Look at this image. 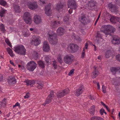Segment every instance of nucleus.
<instances>
[{
	"label": "nucleus",
	"mask_w": 120,
	"mask_h": 120,
	"mask_svg": "<svg viewBox=\"0 0 120 120\" xmlns=\"http://www.w3.org/2000/svg\"><path fill=\"white\" fill-rule=\"evenodd\" d=\"M45 0H40V1L43 4H44L45 3Z\"/></svg>",
	"instance_id": "64"
},
{
	"label": "nucleus",
	"mask_w": 120,
	"mask_h": 120,
	"mask_svg": "<svg viewBox=\"0 0 120 120\" xmlns=\"http://www.w3.org/2000/svg\"><path fill=\"white\" fill-rule=\"evenodd\" d=\"M90 98L91 100H94V98L92 97V96L91 95H89Z\"/></svg>",
	"instance_id": "62"
},
{
	"label": "nucleus",
	"mask_w": 120,
	"mask_h": 120,
	"mask_svg": "<svg viewBox=\"0 0 120 120\" xmlns=\"http://www.w3.org/2000/svg\"><path fill=\"white\" fill-rule=\"evenodd\" d=\"M27 6L30 9L32 10L37 9L38 7L37 3L36 2L32 3L30 2H28L27 3Z\"/></svg>",
	"instance_id": "12"
},
{
	"label": "nucleus",
	"mask_w": 120,
	"mask_h": 120,
	"mask_svg": "<svg viewBox=\"0 0 120 120\" xmlns=\"http://www.w3.org/2000/svg\"><path fill=\"white\" fill-rule=\"evenodd\" d=\"M35 83H37L38 85H43V83L41 81H39L37 80H36L35 81Z\"/></svg>",
	"instance_id": "46"
},
{
	"label": "nucleus",
	"mask_w": 120,
	"mask_h": 120,
	"mask_svg": "<svg viewBox=\"0 0 120 120\" xmlns=\"http://www.w3.org/2000/svg\"><path fill=\"white\" fill-rule=\"evenodd\" d=\"M27 18H31L30 14L28 12H25L23 15V19Z\"/></svg>",
	"instance_id": "33"
},
{
	"label": "nucleus",
	"mask_w": 120,
	"mask_h": 120,
	"mask_svg": "<svg viewBox=\"0 0 120 120\" xmlns=\"http://www.w3.org/2000/svg\"><path fill=\"white\" fill-rule=\"evenodd\" d=\"M88 43H86V44L85 45V48L86 49H87V47H88Z\"/></svg>",
	"instance_id": "61"
},
{
	"label": "nucleus",
	"mask_w": 120,
	"mask_h": 120,
	"mask_svg": "<svg viewBox=\"0 0 120 120\" xmlns=\"http://www.w3.org/2000/svg\"><path fill=\"white\" fill-rule=\"evenodd\" d=\"M13 9L15 12L18 13L21 12V10L19 6L15 4H13Z\"/></svg>",
	"instance_id": "23"
},
{
	"label": "nucleus",
	"mask_w": 120,
	"mask_h": 120,
	"mask_svg": "<svg viewBox=\"0 0 120 120\" xmlns=\"http://www.w3.org/2000/svg\"><path fill=\"white\" fill-rule=\"evenodd\" d=\"M34 22L36 24H38L41 22V19L39 15H35L34 17Z\"/></svg>",
	"instance_id": "21"
},
{
	"label": "nucleus",
	"mask_w": 120,
	"mask_h": 120,
	"mask_svg": "<svg viewBox=\"0 0 120 120\" xmlns=\"http://www.w3.org/2000/svg\"><path fill=\"white\" fill-rule=\"evenodd\" d=\"M41 42L38 36L34 35L32 37V40L31 41V43L32 45H38Z\"/></svg>",
	"instance_id": "9"
},
{
	"label": "nucleus",
	"mask_w": 120,
	"mask_h": 120,
	"mask_svg": "<svg viewBox=\"0 0 120 120\" xmlns=\"http://www.w3.org/2000/svg\"><path fill=\"white\" fill-rule=\"evenodd\" d=\"M6 100V98H4L3 99V100L1 102V104L3 105L4 104V105H6L5 103H6V101L5 100Z\"/></svg>",
	"instance_id": "57"
},
{
	"label": "nucleus",
	"mask_w": 120,
	"mask_h": 120,
	"mask_svg": "<svg viewBox=\"0 0 120 120\" xmlns=\"http://www.w3.org/2000/svg\"><path fill=\"white\" fill-rule=\"evenodd\" d=\"M38 64L40 67L44 68L45 66V64L44 62L42 61H40L38 62Z\"/></svg>",
	"instance_id": "32"
},
{
	"label": "nucleus",
	"mask_w": 120,
	"mask_h": 120,
	"mask_svg": "<svg viewBox=\"0 0 120 120\" xmlns=\"http://www.w3.org/2000/svg\"><path fill=\"white\" fill-rule=\"evenodd\" d=\"M64 30L62 27H59L56 30L57 34L60 36L63 35L64 34Z\"/></svg>",
	"instance_id": "22"
},
{
	"label": "nucleus",
	"mask_w": 120,
	"mask_h": 120,
	"mask_svg": "<svg viewBox=\"0 0 120 120\" xmlns=\"http://www.w3.org/2000/svg\"><path fill=\"white\" fill-rule=\"evenodd\" d=\"M51 7L50 5H48L45 7V13L48 16L50 15L52 13Z\"/></svg>",
	"instance_id": "17"
},
{
	"label": "nucleus",
	"mask_w": 120,
	"mask_h": 120,
	"mask_svg": "<svg viewBox=\"0 0 120 120\" xmlns=\"http://www.w3.org/2000/svg\"><path fill=\"white\" fill-rule=\"evenodd\" d=\"M30 35V33L29 32V31L26 30L23 33V35L25 37H28Z\"/></svg>",
	"instance_id": "42"
},
{
	"label": "nucleus",
	"mask_w": 120,
	"mask_h": 120,
	"mask_svg": "<svg viewBox=\"0 0 120 120\" xmlns=\"http://www.w3.org/2000/svg\"><path fill=\"white\" fill-rule=\"evenodd\" d=\"M0 30H1L4 32L5 31V27L4 25L2 23H1V25H0Z\"/></svg>",
	"instance_id": "40"
},
{
	"label": "nucleus",
	"mask_w": 120,
	"mask_h": 120,
	"mask_svg": "<svg viewBox=\"0 0 120 120\" xmlns=\"http://www.w3.org/2000/svg\"><path fill=\"white\" fill-rule=\"evenodd\" d=\"M64 6L60 3H58L57 4L56 9L57 10H60V9H62Z\"/></svg>",
	"instance_id": "34"
},
{
	"label": "nucleus",
	"mask_w": 120,
	"mask_h": 120,
	"mask_svg": "<svg viewBox=\"0 0 120 120\" xmlns=\"http://www.w3.org/2000/svg\"><path fill=\"white\" fill-rule=\"evenodd\" d=\"M116 59L120 62V55L119 54L116 56Z\"/></svg>",
	"instance_id": "49"
},
{
	"label": "nucleus",
	"mask_w": 120,
	"mask_h": 120,
	"mask_svg": "<svg viewBox=\"0 0 120 120\" xmlns=\"http://www.w3.org/2000/svg\"><path fill=\"white\" fill-rule=\"evenodd\" d=\"M111 42L113 44L119 45L120 44V38L116 35H114Z\"/></svg>",
	"instance_id": "11"
},
{
	"label": "nucleus",
	"mask_w": 120,
	"mask_h": 120,
	"mask_svg": "<svg viewBox=\"0 0 120 120\" xmlns=\"http://www.w3.org/2000/svg\"><path fill=\"white\" fill-rule=\"evenodd\" d=\"M88 7L91 8H94L96 7L97 5L96 1L94 0H90L87 3Z\"/></svg>",
	"instance_id": "13"
},
{
	"label": "nucleus",
	"mask_w": 120,
	"mask_h": 120,
	"mask_svg": "<svg viewBox=\"0 0 120 120\" xmlns=\"http://www.w3.org/2000/svg\"><path fill=\"white\" fill-rule=\"evenodd\" d=\"M48 39L52 44H55L57 42L58 39L57 34L53 31H51L48 34Z\"/></svg>",
	"instance_id": "2"
},
{
	"label": "nucleus",
	"mask_w": 120,
	"mask_h": 120,
	"mask_svg": "<svg viewBox=\"0 0 120 120\" xmlns=\"http://www.w3.org/2000/svg\"><path fill=\"white\" fill-rule=\"evenodd\" d=\"M100 14L99 15H98V17L96 20V21H95V23L94 24V25L95 26L96 25V24L97 23L98 20H99V19L100 18Z\"/></svg>",
	"instance_id": "55"
},
{
	"label": "nucleus",
	"mask_w": 120,
	"mask_h": 120,
	"mask_svg": "<svg viewBox=\"0 0 120 120\" xmlns=\"http://www.w3.org/2000/svg\"><path fill=\"white\" fill-rule=\"evenodd\" d=\"M24 20L25 22L27 24L30 25L32 23V20L31 18L24 19Z\"/></svg>",
	"instance_id": "29"
},
{
	"label": "nucleus",
	"mask_w": 120,
	"mask_h": 120,
	"mask_svg": "<svg viewBox=\"0 0 120 120\" xmlns=\"http://www.w3.org/2000/svg\"><path fill=\"white\" fill-rule=\"evenodd\" d=\"M68 48L69 49H71L72 51L75 52L78 49V47L76 45L71 44L69 45Z\"/></svg>",
	"instance_id": "15"
},
{
	"label": "nucleus",
	"mask_w": 120,
	"mask_h": 120,
	"mask_svg": "<svg viewBox=\"0 0 120 120\" xmlns=\"http://www.w3.org/2000/svg\"><path fill=\"white\" fill-rule=\"evenodd\" d=\"M30 93H28L26 94V95L24 96V98H29L30 97Z\"/></svg>",
	"instance_id": "50"
},
{
	"label": "nucleus",
	"mask_w": 120,
	"mask_h": 120,
	"mask_svg": "<svg viewBox=\"0 0 120 120\" xmlns=\"http://www.w3.org/2000/svg\"><path fill=\"white\" fill-rule=\"evenodd\" d=\"M33 56L35 58H37L38 57L39 54L36 51H34L32 54Z\"/></svg>",
	"instance_id": "36"
},
{
	"label": "nucleus",
	"mask_w": 120,
	"mask_h": 120,
	"mask_svg": "<svg viewBox=\"0 0 120 120\" xmlns=\"http://www.w3.org/2000/svg\"><path fill=\"white\" fill-rule=\"evenodd\" d=\"M50 47L48 42L45 41L43 42V51L46 52H48L50 50Z\"/></svg>",
	"instance_id": "16"
},
{
	"label": "nucleus",
	"mask_w": 120,
	"mask_h": 120,
	"mask_svg": "<svg viewBox=\"0 0 120 120\" xmlns=\"http://www.w3.org/2000/svg\"><path fill=\"white\" fill-rule=\"evenodd\" d=\"M37 86L38 88L42 89L43 86V85H38Z\"/></svg>",
	"instance_id": "56"
},
{
	"label": "nucleus",
	"mask_w": 120,
	"mask_h": 120,
	"mask_svg": "<svg viewBox=\"0 0 120 120\" xmlns=\"http://www.w3.org/2000/svg\"><path fill=\"white\" fill-rule=\"evenodd\" d=\"M108 7L110 9L112 12H116L118 11V7L115 4H113L111 3L108 4Z\"/></svg>",
	"instance_id": "10"
},
{
	"label": "nucleus",
	"mask_w": 120,
	"mask_h": 120,
	"mask_svg": "<svg viewBox=\"0 0 120 120\" xmlns=\"http://www.w3.org/2000/svg\"><path fill=\"white\" fill-rule=\"evenodd\" d=\"M95 106L94 105H93L91 106V108L90 110V113L91 114H93V115L94 114V112L95 111Z\"/></svg>",
	"instance_id": "38"
},
{
	"label": "nucleus",
	"mask_w": 120,
	"mask_h": 120,
	"mask_svg": "<svg viewBox=\"0 0 120 120\" xmlns=\"http://www.w3.org/2000/svg\"><path fill=\"white\" fill-rule=\"evenodd\" d=\"M97 85L98 86V89L99 90L100 89V85H99V82H98L97 83Z\"/></svg>",
	"instance_id": "63"
},
{
	"label": "nucleus",
	"mask_w": 120,
	"mask_h": 120,
	"mask_svg": "<svg viewBox=\"0 0 120 120\" xmlns=\"http://www.w3.org/2000/svg\"><path fill=\"white\" fill-rule=\"evenodd\" d=\"M70 90L69 89L67 88L61 91H60L58 93L57 96L58 98H61L66 94L69 93Z\"/></svg>",
	"instance_id": "8"
},
{
	"label": "nucleus",
	"mask_w": 120,
	"mask_h": 120,
	"mask_svg": "<svg viewBox=\"0 0 120 120\" xmlns=\"http://www.w3.org/2000/svg\"><path fill=\"white\" fill-rule=\"evenodd\" d=\"M116 2L117 3L119 4V6L120 5V0H116Z\"/></svg>",
	"instance_id": "60"
},
{
	"label": "nucleus",
	"mask_w": 120,
	"mask_h": 120,
	"mask_svg": "<svg viewBox=\"0 0 120 120\" xmlns=\"http://www.w3.org/2000/svg\"><path fill=\"white\" fill-rule=\"evenodd\" d=\"M52 65L54 68L56 69L57 68V65L56 61L54 60L53 61Z\"/></svg>",
	"instance_id": "44"
},
{
	"label": "nucleus",
	"mask_w": 120,
	"mask_h": 120,
	"mask_svg": "<svg viewBox=\"0 0 120 120\" xmlns=\"http://www.w3.org/2000/svg\"><path fill=\"white\" fill-rule=\"evenodd\" d=\"M84 90V86L81 85L77 90L76 92L75 95L77 96L80 95L83 92Z\"/></svg>",
	"instance_id": "14"
},
{
	"label": "nucleus",
	"mask_w": 120,
	"mask_h": 120,
	"mask_svg": "<svg viewBox=\"0 0 120 120\" xmlns=\"http://www.w3.org/2000/svg\"><path fill=\"white\" fill-rule=\"evenodd\" d=\"M24 82L26 83L27 86H29L34 83L35 82L34 80H26Z\"/></svg>",
	"instance_id": "26"
},
{
	"label": "nucleus",
	"mask_w": 120,
	"mask_h": 120,
	"mask_svg": "<svg viewBox=\"0 0 120 120\" xmlns=\"http://www.w3.org/2000/svg\"><path fill=\"white\" fill-rule=\"evenodd\" d=\"M5 41L6 44L8 45L10 47H12V46L11 43L9 41L8 39H6L5 40Z\"/></svg>",
	"instance_id": "41"
},
{
	"label": "nucleus",
	"mask_w": 120,
	"mask_h": 120,
	"mask_svg": "<svg viewBox=\"0 0 120 120\" xmlns=\"http://www.w3.org/2000/svg\"><path fill=\"white\" fill-rule=\"evenodd\" d=\"M105 107L106 109L107 110V111H109V112H110V109L109 108V107L106 105L105 106Z\"/></svg>",
	"instance_id": "59"
},
{
	"label": "nucleus",
	"mask_w": 120,
	"mask_h": 120,
	"mask_svg": "<svg viewBox=\"0 0 120 120\" xmlns=\"http://www.w3.org/2000/svg\"><path fill=\"white\" fill-rule=\"evenodd\" d=\"M105 110L103 109H101L100 111V112L101 115H102L103 114V113L104 112Z\"/></svg>",
	"instance_id": "54"
},
{
	"label": "nucleus",
	"mask_w": 120,
	"mask_h": 120,
	"mask_svg": "<svg viewBox=\"0 0 120 120\" xmlns=\"http://www.w3.org/2000/svg\"><path fill=\"white\" fill-rule=\"evenodd\" d=\"M94 70L91 74V77L93 79L95 78L99 74V72L97 70H96L95 67H94Z\"/></svg>",
	"instance_id": "20"
},
{
	"label": "nucleus",
	"mask_w": 120,
	"mask_h": 120,
	"mask_svg": "<svg viewBox=\"0 0 120 120\" xmlns=\"http://www.w3.org/2000/svg\"><path fill=\"white\" fill-rule=\"evenodd\" d=\"M117 17L115 16H112L111 17L110 19L111 22L115 24L117 21Z\"/></svg>",
	"instance_id": "24"
},
{
	"label": "nucleus",
	"mask_w": 120,
	"mask_h": 120,
	"mask_svg": "<svg viewBox=\"0 0 120 120\" xmlns=\"http://www.w3.org/2000/svg\"><path fill=\"white\" fill-rule=\"evenodd\" d=\"M68 20L69 19L67 16H65L64 17V22H66L68 21Z\"/></svg>",
	"instance_id": "52"
},
{
	"label": "nucleus",
	"mask_w": 120,
	"mask_h": 120,
	"mask_svg": "<svg viewBox=\"0 0 120 120\" xmlns=\"http://www.w3.org/2000/svg\"><path fill=\"white\" fill-rule=\"evenodd\" d=\"M115 30V28L110 25H104L102 26L101 29V31L106 35H110L111 33H113Z\"/></svg>",
	"instance_id": "1"
},
{
	"label": "nucleus",
	"mask_w": 120,
	"mask_h": 120,
	"mask_svg": "<svg viewBox=\"0 0 120 120\" xmlns=\"http://www.w3.org/2000/svg\"><path fill=\"white\" fill-rule=\"evenodd\" d=\"M85 50L84 49H83L82 52L81 57L82 58H83L84 57V56L85 55Z\"/></svg>",
	"instance_id": "53"
},
{
	"label": "nucleus",
	"mask_w": 120,
	"mask_h": 120,
	"mask_svg": "<svg viewBox=\"0 0 120 120\" xmlns=\"http://www.w3.org/2000/svg\"><path fill=\"white\" fill-rule=\"evenodd\" d=\"M3 77L2 75L1 74H0V82L3 79Z\"/></svg>",
	"instance_id": "58"
},
{
	"label": "nucleus",
	"mask_w": 120,
	"mask_h": 120,
	"mask_svg": "<svg viewBox=\"0 0 120 120\" xmlns=\"http://www.w3.org/2000/svg\"><path fill=\"white\" fill-rule=\"evenodd\" d=\"M112 52L111 51L109 50L107 51L105 54L106 57L107 58H109L110 56L112 55Z\"/></svg>",
	"instance_id": "25"
},
{
	"label": "nucleus",
	"mask_w": 120,
	"mask_h": 120,
	"mask_svg": "<svg viewBox=\"0 0 120 120\" xmlns=\"http://www.w3.org/2000/svg\"><path fill=\"white\" fill-rule=\"evenodd\" d=\"M73 56L71 55H66L64 58V62L68 64H70L73 60Z\"/></svg>",
	"instance_id": "7"
},
{
	"label": "nucleus",
	"mask_w": 120,
	"mask_h": 120,
	"mask_svg": "<svg viewBox=\"0 0 120 120\" xmlns=\"http://www.w3.org/2000/svg\"><path fill=\"white\" fill-rule=\"evenodd\" d=\"M14 51L19 55H25L26 52V49L22 45H17L14 47Z\"/></svg>",
	"instance_id": "3"
},
{
	"label": "nucleus",
	"mask_w": 120,
	"mask_h": 120,
	"mask_svg": "<svg viewBox=\"0 0 120 120\" xmlns=\"http://www.w3.org/2000/svg\"><path fill=\"white\" fill-rule=\"evenodd\" d=\"M68 8H70L68 11L71 14L72 12V10H75L77 8V5L74 0H69L68 2Z\"/></svg>",
	"instance_id": "5"
},
{
	"label": "nucleus",
	"mask_w": 120,
	"mask_h": 120,
	"mask_svg": "<svg viewBox=\"0 0 120 120\" xmlns=\"http://www.w3.org/2000/svg\"><path fill=\"white\" fill-rule=\"evenodd\" d=\"M26 66L28 70L30 71H32L37 67V64L35 62L31 61L27 63Z\"/></svg>",
	"instance_id": "6"
},
{
	"label": "nucleus",
	"mask_w": 120,
	"mask_h": 120,
	"mask_svg": "<svg viewBox=\"0 0 120 120\" xmlns=\"http://www.w3.org/2000/svg\"><path fill=\"white\" fill-rule=\"evenodd\" d=\"M45 60L46 62L47 63H49L51 61V60L49 56H45Z\"/></svg>",
	"instance_id": "37"
},
{
	"label": "nucleus",
	"mask_w": 120,
	"mask_h": 120,
	"mask_svg": "<svg viewBox=\"0 0 120 120\" xmlns=\"http://www.w3.org/2000/svg\"><path fill=\"white\" fill-rule=\"evenodd\" d=\"M54 92L53 91H51L50 92L49 94L48 97H49V98L52 99L53 97H54Z\"/></svg>",
	"instance_id": "43"
},
{
	"label": "nucleus",
	"mask_w": 120,
	"mask_h": 120,
	"mask_svg": "<svg viewBox=\"0 0 120 120\" xmlns=\"http://www.w3.org/2000/svg\"><path fill=\"white\" fill-rule=\"evenodd\" d=\"M6 11V10L3 8H2L1 10L0 11V16L1 17L4 16Z\"/></svg>",
	"instance_id": "30"
},
{
	"label": "nucleus",
	"mask_w": 120,
	"mask_h": 120,
	"mask_svg": "<svg viewBox=\"0 0 120 120\" xmlns=\"http://www.w3.org/2000/svg\"><path fill=\"white\" fill-rule=\"evenodd\" d=\"M0 4L5 7L8 6V4L4 0H0Z\"/></svg>",
	"instance_id": "31"
},
{
	"label": "nucleus",
	"mask_w": 120,
	"mask_h": 120,
	"mask_svg": "<svg viewBox=\"0 0 120 120\" xmlns=\"http://www.w3.org/2000/svg\"><path fill=\"white\" fill-rule=\"evenodd\" d=\"M102 91L103 93H106V90L105 86L104 85L102 86Z\"/></svg>",
	"instance_id": "51"
},
{
	"label": "nucleus",
	"mask_w": 120,
	"mask_h": 120,
	"mask_svg": "<svg viewBox=\"0 0 120 120\" xmlns=\"http://www.w3.org/2000/svg\"><path fill=\"white\" fill-rule=\"evenodd\" d=\"M60 21H54L51 22V26L52 29H54L59 26L60 25Z\"/></svg>",
	"instance_id": "19"
},
{
	"label": "nucleus",
	"mask_w": 120,
	"mask_h": 120,
	"mask_svg": "<svg viewBox=\"0 0 120 120\" xmlns=\"http://www.w3.org/2000/svg\"><path fill=\"white\" fill-rule=\"evenodd\" d=\"M91 120H103L102 118L98 116H94L91 118Z\"/></svg>",
	"instance_id": "35"
},
{
	"label": "nucleus",
	"mask_w": 120,
	"mask_h": 120,
	"mask_svg": "<svg viewBox=\"0 0 120 120\" xmlns=\"http://www.w3.org/2000/svg\"><path fill=\"white\" fill-rule=\"evenodd\" d=\"M74 70H75L74 69L71 70L69 72L68 75L70 76L73 75L74 74Z\"/></svg>",
	"instance_id": "48"
},
{
	"label": "nucleus",
	"mask_w": 120,
	"mask_h": 120,
	"mask_svg": "<svg viewBox=\"0 0 120 120\" xmlns=\"http://www.w3.org/2000/svg\"><path fill=\"white\" fill-rule=\"evenodd\" d=\"M16 81V79L15 78L14 76L13 77H11L9 81V82L12 84H14Z\"/></svg>",
	"instance_id": "27"
},
{
	"label": "nucleus",
	"mask_w": 120,
	"mask_h": 120,
	"mask_svg": "<svg viewBox=\"0 0 120 120\" xmlns=\"http://www.w3.org/2000/svg\"><path fill=\"white\" fill-rule=\"evenodd\" d=\"M7 51L10 56L12 57H13L14 54L13 53V52L12 50L9 48L7 49Z\"/></svg>",
	"instance_id": "28"
},
{
	"label": "nucleus",
	"mask_w": 120,
	"mask_h": 120,
	"mask_svg": "<svg viewBox=\"0 0 120 120\" xmlns=\"http://www.w3.org/2000/svg\"><path fill=\"white\" fill-rule=\"evenodd\" d=\"M52 99L50 98L49 97H47L46 101L45 103V105L50 103L51 102Z\"/></svg>",
	"instance_id": "39"
},
{
	"label": "nucleus",
	"mask_w": 120,
	"mask_h": 120,
	"mask_svg": "<svg viewBox=\"0 0 120 120\" xmlns=\"http://www.w3.org/2000/svg\"><path fill=\"white\" fill-rule=\"evenodd\" d=\"M78 19L84 25H86L90 22V21L86 17V14L82 13L78 16Z\"/></svg>",
	"instance_id": "4"
},
{
	"label": "nucleus",
	"mask_w": 120,
	"mask_h": 120,
	"mask_svg": "<svg viewBox=\"0 0 120 120\" xmlns=\"http://www.w3.org/2000/svg\"><path fill=\"white\" fill-rule=\"evenodd\" d=\"M57 59L58 60L59 62L60 63H61L62 62V58L61 56L60 55H59L57 57Z\"/></svg>",
	"instance_id": "47"
},
{
	"label": "nucleus",
	"mask_w": 120,
	"mask_h": 120,
	"mask_svg": "<svg viewBox=\"0 0 120 120\" xmlns=\"http://www.w3.org/2000/svg\"><path fill=\"white\" fill-rule=\"evenodd\" d=\"M112 83L113 84L116 85L117 84V81L116 79H113L112 80Z\"/></svg>",
	"instance_id": "45"
},
{
	"label": "nucleus",
	"mask_w": 120,
	"mask_h": 120,
	"mask_svg": "<svg viewBox=\"0 0 120 120\" xmlns=\"http://www.w3.org/2000/svg\"><path fill=\"white\" fill-rule=\"evenodd\" d=\"M111 71L113 75H115L116 72H120V67H112L110 68Z\"/></svg>",
	"instance_id": "18"
}]
</instances>
